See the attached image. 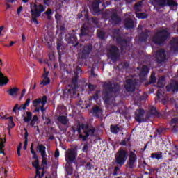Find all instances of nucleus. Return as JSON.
Returning <instances> with one entry per match:
<instances>
[{"instance_id":"nucleus-1","label":"nucleus","mask_w":178,"mask_h":178,"mask_svg":"<svg viewBox=\"0 0 178 178\" xmlns=\"http://www.w3.org/2000/svg\"><path fill=\"white\" fill-rule=\"evenodd\" d=\"M119 91L118 84H112L111 82L106 83L104 84V90L103 91L102 97L107 104L109 102V99L114 95H116V92Z\"/></svg>"},{"instance_id":"nucleus-2","label":"nucleus","mask_w":178,"mask_h":178,"mask_svg":"<svg viewBox=\"0 0 178 178\" xmlns=\"http://www.w3.org/2000/svg\"><path fill=\"white\" fill-rule=\"evenodd\" d=\"M74 131H77L79 134V138L86 141L88 136H92L95 132V129L92 127H87L86 124H78L73 127Z\"/></svg>"},{"instance_id":"nucleus-3","label":"nucleus","mask_w":178,"mask_h":178,"mask_svg":"<svg viewBox=\"0 0 178 178\" xmlns=\"http://www.w3.org/2000/svg\"><path fill=\"white\" fill-rule=\"evenodd\" d=\"M169 38V29L163 28L155 33L152 38V42L157 45H162Z\"/></svg>"},{"instance_id":"nucleus-4","label":"nucleus","mask_w":178,"mask_h":178,"mask_svg":"<svg viewBox=\"0 0 178 178\" xmlns=\"http://www.w3.org/2000/svg\"><path fill=\"white\" fill-rule=\"evenodd\" d=\"M156 108L155 107H150L149 111L147 114L146 118H144V110L139 108L136 110L135 113V120L138 122V123H143L147 121V119H149L152 116H155L156 115Z\"/></svg>"},{"instance_id":"nucleus-5","label":"nucleus","mask_w":178,"mask_h":178,"mask_svg":"<svg viewBox=\"0 0 178 178\" xmlns=\"http://www.w3.org/2000/svg\"><path fill=\"white\" fill-rule=\"evenodd\" d=\"M45 10V8L42 4H31V13L32 16V20L33 23L35 24H38L37 21V17H40L41 16V13Z\"/></svg>"},{"instance_id":"nucleus-6","label":"nucleus","mask_w":178,"mask_h":178,"mask_svg":"<svg viewBox=\"0 0 178 178\" xmlns=\"http://www.w3.org/2000/svg\"><path fill=\"white\" fill-rule=\"evenodd\" d=\"M74 159H76V152L72 149H68L65 153V161L67 162L65 168L68 175H72L73 172V168L69 163L73 162Z\"/></svg>"},{"instance_id":"nucleus-7","label":"nucleus","mask_w":178,"mask_h":178,"mask_svg":"<svg viewBox=\"0 0 178 178\" xmlns=\"http://www.w3.org/2000/svg\"><path fill=\"white\" fill-rule=\"evenodd\" d=\"M77 79L74 78L72 80V86L69 85L65 90H63V95L65 98H72L76 94L77 90Z\"/></svg>"},{"instance_id":"nucleus-8","label":"nucleus","mask_w":178,"mask_h":178,"mask_svg":"<svg viewBox=\"0 0 178 178\" xmlns=\"http://www.w3.org/2000/svg\"><path fill=\"white\" fill-rule=\"evenodd\" d=\"M35 112H44V106L47 104V97L44 96L42 99H36L33 102Z\"/></svg>"},{"instance_id":"nucleus-9","label":"nucleus","mask_w":178,"mask_h":178,"mask_svg":"<svg viewBox=\"0 0 178 178\" xmlns=\"http://www.w3.org/2000/svg\"><path fill=\"white\" fill-rule=\"evenodd\" d=\"M127 153L125 150L120 149L115 155V161L118 165H124L127 159Z\"/></svg>"},{"instance_id":"nucleus-10","label":"nucleus","mask_w":178,"mask_h":178,"mask_svg":"<svg viewBox=\"0 0 178 178\" xmlns=\"http://www.w3.org/2000/svg\"><path fill=\"white\" fill-rule=\"evenodd\" d=\"M143 5V1L136 3L134 6L135 13L138 19H147L148 15L145 13H137L141 12V6Z\"/></svg>"},{"instance_id":"nucleus-11","label":"nucleus","mask_w":178,"mask_h":178,"mask_svg":"<svg viewBox=\"0 0 178 178\" xmlns=\"http://www.w3.org/2000/svg\"><path fill=\"white\" fill-rule=\"evenodd\" d=\"M108 57L115 62L119 58V49L115 46H111L108 51Z\"/></svg>"},{"instance_id":"nucleus-12","label":"nucleus","mask_w":178,"mask_h":178,"mask_svg":"<svg viewBox=\"0 0 178 178\" xmlns=\"http://www.w3.org/2000/svg\"><path fill=\"white\" fill-rule=\"evenodd\" d=\"M38 149L39 150V152H40V154H41L42 166L43 169H45V168H47V153L45 152L46 147H45V146H44L42 145H38Z\"/></svg>"},{"instance_id":"nucleus-13","label":"nucleus","mask_w":178,"mask_h":178,"mask_svg":"<svg viewBox=\"0 0 178 178\" xmlns=\"http://www.w3.org/2000/svg\"><path fill=\"white\" fill-rule=\"evenodd\" d=\"M157 86L159 87L157 91L158 99H161V97L163 95V87H165V76H162L157 82Z\"/></svg>"},{"instance_id":"nucleus-14","label":"nucleus","mask_w":178,"mask_h":178,"mask_svg":"<svg viewBox=\"0 0 178 178\" xmlns=\"http://www.w3.org/2000/svg\"><path fill=\"white\" fill-rule=\"evenodd\" d=\"M156 60L157 63H162V62L166 60V54L165 53V50L162 49L157 50L156 53Z\"/></svg>"},{"instance_id":"nucleus-15","label":"nucleus","mask_w":178,"mask_h":178,"mask_svg":"<svg viewBox=\"0 0 178 178\" xmlns=\"http://www.w3.org/2000/svg\"><path fill=\"white\" fill-rule=\"evenodd\" d=\"M55 19L57 23L58 30H60V31H63V30H65V25H63V23H65V21L63 20L62 15L59 14H56L55 15Z\"/></svg>"},{"instance_id":"nucleus-16","label":"nucleus","mask_w":178,"mask_h":178,"mask_svg":"<svg viewBox=\"0 0 178 178\" xmlns=\"http://www.w3.org/2000/svg\"><path fill=\"white\" fill-rule=\"evenodd\" d=\"M102 2V0H93L91 7V12L93 15H98L99 13V4Z\"/></svg>"},{"instance_id":"nucleus-17","label":"nucleus","mask_w":178,"mask_h":178,"mask_svg":"<svg viewBox=\"0 0 178 178\" xmlns=\"http://www.w3.org/2000/svg\"><path fill=\"white\" fill-rule=\"evenodd\" d=\"M109 13H111V20L113 22L115 23V24H119L120 23V18L118 17L116 15V10H108L106 11V15H109Z\"/></svg>"},{"instance_id":"nucleus-18","label":"nucleus","mask_w":178,"mask_h":178,"mask_svg":"<svg viewBox=\"0 0 178 178\" xmlns=\"http://www.w3.org/2000/svg\"><path fill=\"white\" fill-rule=\"evenodd\" d=\"M48 73L49 72L47 71V70L44 68L43 74L41 77L40 83V84H42V86H47V84H49V83H51V79H49V77H48Z\"/></svg>"},{"instance_id":"nucleus-19","label":"nucleus","mask_w":178,"mask_h":178,"mask_svg":"<svg viewBox=\"0 0 178 178\" xmlns=\"http://www.w3.org/2000/svg\"><path fill=\"white\" fill-rule=\"evenodd\" d=\"M42 41L47 43L48 48H51V47H52V33H46L44 38L42 39Z\"/></svg>"},{"instance_id":"nucleus-20","label":"nucleus","mask_w":178,"mask_h":178,"mask_svg":"<svg viewBox=\"0 0 178 178\" xmlns=\"http://www.w3.org/2000/svg\"><path fill=\"white\" fill-rule=\"evenodd\" d=\"M170 48L172 52L178 51V38H174L170 42Z\"/></svg>"},{"instance_id":"nucleus-21","label":"nucleus","mask_w":178,"mask_h":178,"mask_svg":"<svg viewBox=\"0 0 178 178\" xmlns=\"http://www.w3.org/2000/svg\"><path fill=\"white\" fill-rule=\"evenodd\" d=\"M127 169H130V170H133V168H134V153L133 152H130L129 154V160L127 163Z\"/></svg>"},{"instance_id":"nucleus-22","label":"nucleus","mask_w":178,"mask_h":178,"mask_svg":"<svg viewBox=\"0 0 178 178\" xmlns=\"http://www.w3.org/2000/svg\"><path fill=\"white\" fill-rule=\"evenodd\" d=\"M166 90L167 91H173V92H175V91H178V82L176 81H172L170 85H168L166 86Z\"/></svg>"},{"instance_id":"nucleus-23","label":"nucleus","mask_w":178,"mask_h":178,"mask_svg":"<svg viewBox=\"0 0 178 178\" xmlns=\"http://www.w3.org/2000/svg\"><path fill=\"white\" fill-rule=\"evenodd\" d=\"M58 122L59 123H61L63 126H65V127H67L69 126V119H67V117L65 115H60L58 118Z\"/></svg>"},{"instance_id":"nucleus-24","label":"nucleus","mask_w":178,"mask_h":178,"mask_svg":"<svg viewBox=\"0 0 178 178\" xmlns=\"http://www.w3.org/2000/svg\"><path fill=\"white\" fill-rule=\"evenodd\" d=\"M125 88H127V91H133L134 90V81L133 79H127Z\"/></svg>"},{"instance_id":"nucleus-25","label":"nucleus","mask_w":178,"mask_h":178,"mask_svg":"<svg viewBox=\"0 0 178 178\" xmlns=\"http://www.w3.org/2000/svg\"><path fill=\"white\" fill-rule=\"evenodd\" d=\"M57 50L58 55L60 58V55L63 54V51H65V44H63V42L61 40H58L57 42Z\"/></svg>"},{"instance_id":"nucleus-26","label":"nucleus","mask_w":178,"mask_h":178,"mask_svg":"<svg viewBox=\"0 0 178 178\" xmlns=\"http://www.w3.org/2000/svg\"><path fill=\"white\" fill-rule=\"evenodd\" d=\"M65 40L67 42L70 44H74V42H77V37L74 35H70V34H67L65 35Z\"/></svg>"},{"instance_id":"nucleus-27","label":"nucleus","mask_w":178,"mask_h":178,"mask_svg":"<svg viewBox=\"0 0 178 178\" xmlns=\"http://www.w3.org/2000/svg\"><path fill=\"white\" fill-rule=\"evenodd\" d=\"M92 49V47L91 46V44H88L86 45L83 48V49L82 50V58H86V56H87V55H88V54H90V52H91V49Z\"/></svg>"},{"instance_id":"nucleus-28","label":"nucleus","mask_w":178,"mask_h":178,"mask_svg":"<svg viewBox=\"0 0 178 178\" xmlns=\"http://www.w3.org/2000/svg\"><path fill=\"white\" fill-rule=\"evenodd\" d=\"M149 73V70L148 69V67L147 65H143L142 67L141 72L139 74L140 79H144Z\"/></svg>"},{"instance_id":"nucleus-29","label":"nucleus","mask_w":178,"mask_h":178,"mask_svg":"<svg viewBox=\"0 0 178 178\" xmlns=\"http://www.w3.org/2000/svg\"><path fill=\"white\" fill-rule=\"evenodd\" d=\"M2 65V60H0V66ZM9 80L8 78L5 77L2 72H0V86H3V84H8Z\"/></svg>"},{"instance_id":"nucleus-30","label":"nucleus","mask_w":178,"mask_h":178,"mask_svg":"<svg viewBox=\"0 0 178 178\" xmlns=\"http://www.w3.org/2000/svg\"><path fill=\"white\" fill-rule=\"evenodd\" d=\"M152 3L154 6H165L166 0H153Z\"/></svg>"},{"instance_id":"nucleus-31","label":"nucleus","mask_w":178,"mask_h":178,"mask_svg":"<svg viewBox=\"0 0 178 178\" xmlns=\"http://www.w3.org/2000/svg\"><path fill=\"white\" fill-rule=\"evenodd\" d=\"M92 113L95 116H101L102 115V110L98 106L93 107Z\"/></svg>"},{"instance_id":"nucleus-32","label":"nucleus","mask_w":178,"mask_h":178,"mask_svg":"<svg viewBox=\"0 0 178 178\" xmlns=\"http://www.w3.org/2000/svg\"><path fill=\"white\" fill-rule=\"evenodd\" d=\"M88 33H90V28L84 24L81 29V35H88Z\"/></svg>"},{"instance_id":"nucleus-33","label":"nucleus","mask_w":178,"mask_h":178,"mask_svg":"<svg viewBox=\"0 0 178 178\" xmlns=\"http://www.w3.org/2000/svg\"><path fill=\"white\" fill-rule=\"evenodd\" d=\"M33 118V114L31 112H26L24 115V121L25 123H29Z\"/></svg>"},{"instance_id":"nucleus-34","label":"nucleus","mask_w":178,"mask_h":178,"mask_svg":"<svg viewBox=\"0 0 178 178\" xmlns=\"http://www.w3.org/2000/svg\"><path fill=\"white\" fill-rule=\"evenodd\" d=\"M148 98V95L147 93H144L142 96L140 94L137 93L136 96V99H139L140 101H144Z\"/></svg>"},{"instance_id":"nucleus-35","label":"nucleus","mask_w":178,"mask_h":178,"mask_svg":"<svg viewBox=\"0 0 178 178\" xmlns=\"http://www.w3.org/2000/svg\"><path fill=\"white\" fill-rule=\"evenodd\" d=\"M133 20L130 18H128L126 19L125 21V27L127 29H131V27H133Z\"/></svg>"},{"instance_id":"nucleus-36","label":"nucleus","mask_w":178,"mask_h":178,"mask_svg":"<svg viewBox=\"0 0 178 178\" xmlns=\"http://www.w3.org/2000/svg\"><path fill=\"white\" fill-rule=\"evenodd\" d=\"M151 158L153 159H162V153L155 152L151 154Z\"/></svg>"},{"instance_id":"nucleus-37","label":"nucleus","mask_w":178,"mask_h":178,"mask_svg":"<svg viewBox=\"0 0 178 178\" xmlns=\"http://www.w3.org/2000/svg\"><path fill=\"white\" fill-rule=\"evenodd\" d=\"M147 38H148V32H145V33L140 35L139 40L141 41V42H145V41H147Z\"/></svg>"},{"instance_id":"nucleus-38","label":"nucleus","mask_w":178,"mask_h":178,"mask_svg":"<svg viewBox=\"0 0 178 178\" xmlns=\"http://www.w3.org/2000/svg\"><path fill=\"white\" fill-rule=\"evenodd\" d=\"M167 4L169 6H172L173 8H177V3H176V0H167Z\"/></svg>"},{"instance_id":"nucleus-39","label":"nucleus","mask_w":178,"mask_h":178,"mask_svg":"<svg viewBox=\"0 0 178 178\" xmlns=\"http://www.w3.org/2000/svg\"><path fill=\"white\" fill-rule=\"evenodd\" d=\"M17 91H19V88H10L8 92V94H10V95H15L16 92H17Z\"/></svg>"},{"instance_id":"nucleus-40","label":"nucleus","mask_w":178,"mask_h":178,"mask_svg":"<svg viewBox=\"0 0 178 178\" xmlns=\"http://www.w3.org/2000/svg\"><path fill=\"white\" fill-rule=\"evenodd\" d=\"M37 122H38V116L35 115L31 121V126L34 127L35 124H37Z\"/></svg>"},{"instance_id":"nucleus-41","label":"nucleus","mask_w":178,"mask_h":178,"mask_svg":"<svg viewBox=\"0 0 178 178\" xmlns=\"http://www.w3.org/2000/svg\"><path fill=\"white\" fill-rule=\"evenodd\" d=\"M120 129L118 126L112 125L111 127V131L113 132L114 134H116L119 131Z\"/></svg>"},{"instance_id":"nucleus-42","label":"nucleus","mask_w":178,"mask_h":178,"mask_svg":"<svg viewBox=\"0 0 178 178\" xmlns=\"http://www.w3.org/2000/svg\"><path fill=\"white\" fill-rule=\"evenodd\" d=\"M30 99H27L26 102H25V104H22L20 106V109H26V108H27V106H29L30 105Z\"/></svg>"},{"instance_id":"nucleus-43","label":"nucleus","mask_w":178,"mask_h":178,"mask_svg":"<svg viewBox=\"0 0 178 178\" xmlns=\"http://www.w3.org/2000/svg\"><path fill=\"white\" fill-rule=\"evenodd\" d=\"M9 119L8 127L12 129V127H15V122H13V117L10 116L8 118Z\"/></svg>"},{"instance_id":"nucleus-44","label":"nucleus","mask_w":178,"mask_h":178,"mask_svg":"<svg viewBox=\"0 0 178 178\" xmlns=\"http://www.w3.org/2000/svg\"><path fill=\"white\" fill-rule=\"evenodd\" d=\"M156 82V79L155 78V74L152 73L150 76L149 84H152Z\"/></svg>"},{"instance_id":"nucleus-45","label":"nucleus","mask_w":178,"mask_h":178,"mask_svg":"<svg viewBox=\"0 0 178 178\" xmlns=\"http://www.w3.org/2000/svg\"><path fill=\"white\" fill-rule=\"evenodd\" d=\"M44 13L47 16V19H49V20L51 19V16H52V10L49 8Z\"/></svg>"},{"instance_id":"nucleus-46","label":"nucleus","mask_w":178,"mask_h":178,"mask_svg":"<svg viewBox=\"0 0 178 178\" xmlns=\"http://www.w3.org/2000/svg\"><path fill=\"white\" fill-rule=\"evenodd\" d=\"M97 36L99 38H105V33H104V31H102L101 30H98L97 31Z\"/></svg>"},{"instance_id":"nucleus-47","label":"nucleus","mask_w":178,"mask_h":178,"mask_svg":"<svg viewBox=\"0 0 178 178\" xmlns=\"http://www.w3.org/2000/svg\"><path fill=\"white\" fill-rule=\"evenodd\" d=\"M178 122V119L177 118H173L171 120V122H170V126L172 127H175L176 125V123H177Z\"/></svg>"},{"instance_id":"nucleus-48","label":"nucleus","mask_w":178,"mask_h":178,"mask_svg":"<svg viewBox=\"0 0 178 178\" xmlns=\"http://www.w3.org/2000/svg\"><path fill=\"white\" fill-rule=\"evenodd\" d=\"M20 109H23V108H20V106L19 107V104H17L14 106L13 109V112H14V113H17V111H20Z\"/></svg>"},{"instance_id":"nucleus-49","label":"nucleus","mask_w":178,"mask_h":178,"mask_svg":"<svg viewBox=\"0 0 178 178\" xmlns=\"http://www.w3.org/2000/svg\"><path fill=\"white\" fill-rule=\"evenodd\" d=\"M127 47V42L126 41H122L121 43V50L124 51V48Z\"/></svg>"},{"instance_id":"nucleus-50","label":"nucleus","mask_w":178,"mask_h":178,"mask_svg":"<svg viewBox=\"0 0 178 178\" xmlns=\"http://www.w3.org/2000/svg\"><path fill=\"white\" fill-rule=\"evenodd\" d=\"M27 136H29V134H27V131H26V133H25V142H24V149H27Z\"/></svg>"},{"instance_id":"nucleus-51","label":"nucleus","mask_w":178,"mask_h":178,"mask_svg":"<svg viewBox=\"0 0 178 178\" xmlns=\"http://www.w3.org/2000/svg\"><path fill=\"white\" fill-rule=\"evenodd\" d=\"M6 140L4 139H1L0 138V149H2L5 146L3 145V144H5V142Z\"/></svg>"},{"instance_id":"nucleus-52","label":"nucleus","mask_w":178,"mask_h":178,"mask_svg":"<svg viewBox=\"0 0 178 178\" xmlns=\"http://www.w3.org/2000/svg\"><path fill=\"white\" fill-rule=\"evenodd\" d=\"M33 147H34V144L32 143V145L31 146V154H33V158L36 159L37 156L35 155V152H34V150H33Z\"/></svg>"},{"instance_id":"nucleus-53","label":"nucleus","mask_w":178,"mask_h":178,"mask_svg":"<svg viewBox=\"0 0 178 178\" xmlns=\"http://www.w3.org/2000/svg\"><path fill=\"white\" fill-rule=\"evenodd\" d=\"M119 31H116V30H115L114 31V34L113 35H112V37L113 38H116L117 37H119Z\"/></svg>"},{"instance_id":"nucleus-54","label":"nucleus","mask_w":178,"mask_h":178,"mask_svg":"<svg viewBox=\"0 0 178 178\" xmlns=\"http://www.w3.org/2000/svg\"><path fill=\"white\" fill-rule=\"evenodd\" d=\"M128 142H129V139H125L122 142H121V145H127L129 144V143H127Z\"/></svg>"},{"instance_id":"nucleus-55","label":"nucleus","mask_w":178,"mask_h":178,"mask_svg":"<svg viewBox=\"0 0 178 178\" xmlns=\"http://www.w3.org/2000/svg\"><path fill=\"white\" fill-rule=\"evenodd\" d=\"M88 88L90 91H94L95 88V86H94V85H91V84H89L88 85Z\"/></svg>"},{"instance_id":"nucleus-56","label":"nucleus","mask_w":178,"mask_h":178,"mask_svg":"<svg viewBox=\"0 0 178 178\" xmlns=\"http://www.w3.org/2000/svg\"><path fill=\"white\" fill-rule=\"evenodd\" d=\"M22 10H23L22 6H20L19 8H18V9L17 10V15H20V13H22Z\"/></svg>"},{"instance_id":"nucleus-57","label":"nucleus","mask_w":178,"mask_h":178,"mask_svg":"<svg viewBox=\"0 0 178 178\" xmlns=\"http://www.w3.org/2000/svg\"><path fill=\"white\" fill-rule=\"evenodd\" d=\"M83 104V101H80L79 103L78 104L79 106H81V108H88V106H84V104Z\"/></svg>"},{"instance_id":"nucleus-58","label":"nucleus","mask_w":178,"mask_h":178,"mask_svg":"<svg viewBox=\"0 0 178 178\" xmlns=\"http://www.w3.org/2000/svg\"><path fill=\"white\" fill-rule=\"evenodd\" d=\"M91 99H94V101H97V99H98V93H95L93 95V97L91 98Z\"/></svg>"},{"instance_id":"nucleus-59","label":"nucleus","mask_w":178,"mask_h":178,"mask_svg":"<svg viewBox=\"0 0 178 178\" xmlns=\"http://www.w3.org/2000/svg\"><path fill=\"white\" fill-rule=\"evenodd\" d=\"M118 170H119V167H115L114 168V173H113L114 176H116V175H118Z\"/></svg>"},{"instance_id":"nucleus-60","label":"nucleus","mask_w":178,"mask_h":178,"mask_svg":"<svg viewBox=\"0 0 178 178\" xmlns=\"http://www.w3.org/2000/svg\"><path fill=\"white\" fill-rule=\"evenodd\" d=\"M55 158H59V150L56 149L54 153Z\"/></svg>"},{"instance_id":"nucleus-61","label":"nucleus","mask_w":178,"mask_h":178,"mask_svg":"<svg viewBox=\"0 0 178 178\" xmlns=\"http://www.w3.org/2000/svg\"><path fill=\"white\" fill-rule=\"evenodd\" d=\"M51 0H44L45 5H51Z\"/></svg>"},{"instance_id":"nucleus-62","label":"nucleus","mask_w":178,"mask_h":178,"mask_svg":"<svg viewBox=\"0 0 178 178\" xmlns=\"http://www.w3.org/2000/svg\"><path fill=\"white\" fill-rule=\"evenodd\" d=\"M86 169L89 170L91 169V163H86Z\"/></svg>"},{"instance_id":"nucleus-63","label":"nucleus","mask_w":178,"mask_h":178,"mask_svg":"<svg viewBox=\"0 0 178 178\" xmlns=\"http://www.w3.org/2000/svg\"><path fill=\"white\" fill-rule=\"evenodd\" d=\"M88 148V146L87 145H85L83 149V152H87Z\"/></svg>"},{"instance_id":"nucleus-64","label":"nucleus","mask_w":178,"mask_h":178,"mask_svg":"<svg viewBox=\"0 0 178 178\" xmlns=\"http://www.w3.org/2000/svg\"><path fill=\"white\" fill-rule=\"evenodd\" d=\"M4 29H5V26H0V35H2V31H3Z\"/></svg>"}]
</instances>
